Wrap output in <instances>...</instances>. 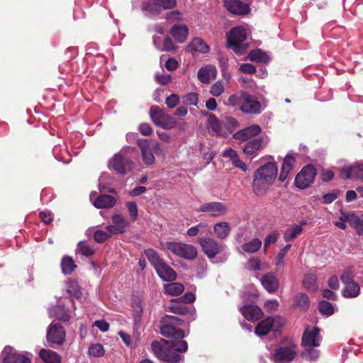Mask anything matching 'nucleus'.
<instances>
[{
  "instance_id": "31",
  "label": "nucleus",
  "mask_w": 363,
  "mask_h": 363,
  "mask_svg": "<svg viewBox=\"0 0 363 363\" xmlns=\"http://www.w3.org/2000/svg\"><path fill=\"white\" fill-rule=\"evenodd\" d=\"M247 59L252 62L262 64L268 63L270 60L268 55L260 49H255L250 51Z\"/></svg>"
},
{
  "instance_id": "38",
  "label": "nucleus",
  "mask_w": 363,
  "mask_h": 363,
  "mask_svg": "<svg viewBox=\"0 0 363 363\" xmlns=\"http://www.w3.org/2000/svg\"><path fill=\"white\" fill-rule=\"evenodd\" d=\"M205 116L208 117V127L212 130V131L216 135H220L222 133V127L220 121L217 118V117L209 112H206Z\"/></svg>"
},
{
  "instance_id": "13",
  "label": "nucleus",
  "mask_w": 363,
  "mask_h": 363,
  "mask_svg": "<svg viewBox=\"0 0 363 363\" xmlns=\"http://www.w3.org/2000/svg\"><path fill=\"white\" fill-rule=\"evenodd\" d=\"M197 211L207 213L211 217H218L225 215L228 211V208L226 205L222 202L212 201L202 204Z\"/></svg>"
},
{
  "instance_id": "32",
  "label": "nucleus",
  "mask_w": 363,
  "mask_h": 363,
  "mask_svg": "<svg viewBox=\"0 0 363 363\" xmlns=\"http://www.w3.org/2000/svg\"><path fill=\"white\" fill-rule=\"evenodd\" d=\"M3 363H31V361L26 355L11 351L4 358Z\"/></svg>"
},
{
  "instance_id": "41",
  "label": "nucleus",
  "mask_w": 363,
  "mask_h": 363,
  "mask_svg": "<svg viewBox=\"0 0 363 363\" xmlns=\"http://www.w3.org/2000/svg\"><path fill=\"white\" fill-rule=\"evenodd\" d=\"M295 301L298 307L303 311L308 309L310 306V300L308 296L303 293H298L295 296Z\"/></svg>"
},
{
  "instance_id": "60",
  "label": "nucleus",
  "mask_w": 363,
  "mask_h": 363,
  "mask_svg": "<svg viewBox=\"0 0 363 363\" xmlns=\"http://www.w3.org/2000/svg\"><path fill=\"white\" fill-rule=\"evenodd\" d=\"M179 98L178 95L175 94H171L169 96L167 97L165 100V104L169 108H173L176 107L179 104Z\"/></svg>"
},
{
  "instance_id": "14",
  "label": "nucleus",
  "mask_w": 363,
  "mask_h": 363,
  "mask_svg": "<svg viewBox=\"0 0 363 363\" xmlns=\"http://www.w3.org/2000/svg\"><path fill=\"white\" fill-rule=\"evenodd\" d=\"M173 303L167 307V311L175 314L187 315L184 320L189 323L195 319V310L191 306H187L177 301H171Z\"/></svg>"
},
{
  "instance_id": "12",
  "label": "nucleus",
  "mask_w": 363,
  "mask_h": 363,
  "mask_svg": "<svg viewBox=\"0 0 363 363\" xmlns=\"http://www.w3.org/2000/svg\"><path fill=\"white\" fill-rule=\"evenodd\" d=\"M242 99L244 101L240 106V110L243 113L257 115L262 112L261 104L257 100L256 97L242 91Z\"/></svg>"
},
{
  "instance_id": "23",
  "label": "nucleus",
  "mask_w": 363,
  "mask_h": 363,
  "mask_svg": "<svg viewBox=\"0 0 363 363\" xmlns=\"http://www.w3.org/2000/svg\"><path fill=\"white\" fill-rule=\"evenodd\" d=\"M186 51L189 52H199L203 54L210 51V47L201 38L196 37L187 45Z\"/></svg>"
},
{
  "instance_id": "48",
  "label": "nucleus",
  "mask_w": 363,
  "mask_h": 363,
  "mask_svg": "<svg viewBox=\"0 0 363 363\" xmlns=\"http://www.w3.org/2000/svg\"><path fill=\"white\" fill-rule=\"evenodd\" d=\"M245 267L249 271L260 270V259L257 257H252L245 263Z\"/></svg>"
},
{
  "instance_id": "27",
  "label": "nucleus",
  "mask_w": 363,
  "mask_h": 363,
  "mask_svg": "<svg viewBox=\"0 0 363 363\" xmlns=\"http://www.w3.org/2000/svg\"><path fill=\"white\" fill-rule=\"evenodd\" d=\"M306 224L307 223L305 221L302 222L301 225H294L286 228L284 233V240L287 242L293 241L303 232L302 225Z\"/></svg>"
},
{
  "instance_id": "22",
  "label": "nucleus",
  "mask_w": 363,
  "mask_h": 363,
  "mask_svg": "<svg viewBox=\"0 0 363 363\" xmlns=\"http://www.w3.org/2000/svg\"><path fill=\"white\" fill-rule=\"evenodd\" d=\"M170 33L177 42L182 43L187 38L189 28L184 24H176L171 28Z\"/></svg>"
},
{
  "instance_id": "35",
  "label": "nucleus",
  "mask_w": 363,
  "mask_h": 363,
  "mask_svg": "<svg viewBox=\"0 0 363 363\" xmlns=\"http://www.w3.org/2000/svg\"><path fill=\"white\" fill-rule=\"evenodd\" d=\"M50 316L55 318L62 322H69L70 315L65 308L57 306L54 307L50 311Z\"/></svg>"
},
{
  "instance_id": "19",
  "label": "nucleus",
  "mask_w": 363,
  "mask_h": 363,
  "mask_svg": "<svg viewBox=\"0 0 363 363\" xmlns=\"http://www.w3.org/2000/svg\"><path fill=\"white\" fill-rule=\"evenodd\" d=\"M261 130L259 125H252L236 132L233 136L235 140L247 141L250 138L258 135Z\"/></svg>"
},
{
  "instance_id": "50",
  "label": "nucleus",
  "mask_w": 363,
  "mask_h": 363,
  "mask_svg": "<svg viewBox=\"0 0 363 363\" xmlns=\"http://www.w3.org/2000/svg\"><path fill=\"white\" fill-rule=\"evenodd\" d=\"M224 91V84L222 81H218L211 88L210 94L216 97L220 96Z\"/></svg>"
},
{
  "instance_id": "17",
  "label": "nucleus",
  "mask_w": 363,
  "mask_h": 363,
  "mask_svg": "<svg viewBox=\"0 0 363 363\" xmlns=\"http://www.w3.org/2000/svg\"><path fill=\"white\" fill-rule=\"evenodd\" d=\"M137 144L141 150L143 162L147 165L152 164L155 162V156L150 147V141L147 139H139Z\"/></svg>"
},
{
  "instance_id": "55",
  "label": "nucleus",
  "mask_w": 363,
  "mask_h": 363,
  "mask_svg": "<svg viewBox=\"0 0 363 363\" xmlns=\"http://www.w3.org/2000/svg\"><path fill=\"white\" fill-rule=\"evenodd\" d=\"M177 48V47L172 39L170 37L167 36L164 40L163 48L161 49V50L172 52L176 50Z\"/></svg>"
},
{
  "instance_id": "15",
  "label": "nucleus",
  "mask_w": 363,
  "mask_h": 363,
  "mask_svg": "<svg viewBox=\"0 0 363 363\" xmlns=\"http://www.w3.org/2000/svg\"><path fill=\"white\" fill-rule=\"evenodd\" d=\"M264 139L262 137H257L248 140L242 147V151L247 156L251 158L255 157L260 150L264 146Z\"/></svg>"
},
{
  "instance_id": "57",
  "label": "nucleus",
  "mask_w": 363,
  "mask_h": 363,
  "mask_svg": "<svg viewBox=\"0 0 363 363\" xmlns=\"http://www.w3.org/2000/svg\"><path fill=\"white\" fill-rule=\"evenodd\" d=\"M244 99H242V91L239 94H232L228 98V103L232 106L242 105Z\"/></svg>"
},
{
  "instance_id": "58",
  "label": "nucleus",
  "mask_w": 363,
  "mask_h": 363,
  "mask_svg": "<svg viewBox=\"0 0 363 363\" xmlns=\"http://www.w3.org/2000/svg\"><path fill=\"white\" fill-rule=\"evenodd\" d=\"M316 279L313 275H308L303 278V285L307 289L315 288Z\"/></svg>"
},
{
  "instance_id": "44",
  "label": "nucleus",
  "mask_w": 363,
  "mask_h": 363,
  "mask_svg": "<svg viewBox=\"0 0 363 363\" xmlns=\"http://www.w3.org/2000/svg\"><path fill=\"white\" fill-rule=\"evenodd\" d=\"M112 222L115 226L120 228L119 229L121 233H123L125 231V228L128 225V223L121 215H113L112 216Z\"/></svg>"
},
{
  "instance_id": "1",
  "label": "nucleus",
  "mask_w": 363,
  "mask_h": 363,
  "mask_svg": "<svg viewBox=\"0 0 363 363\" xmlns=\"http://www.w3.org/2000/svg\"><path fill=\"white\" fill-rule=\"evenodd\" d=\"M278 167L274 162H269L259 167L254 174L253 191L256 194L264 191L275 181Z\"/></svg>"
},
{
  "instance_id": "56",
  "label": "nucleus",
  "mask_w": 363,
  "mask_h": 363,
  "mask_svg": "<svg viewBox=\"0 0 363 363\" xmlns=\"http://www.w3.org/2000/svg\"><path fill=\"white\" fill-rule=\"evenodd\" d=\"M109 238L110 234L101 230H98L94 233V239L98 243H103Z\"/></svg>"
},
{
  "instance_id": "49",
  "label": "nucleus",
  "mask_w": 363,
  "mask_h": 363,
  "mask_svg": "<svg viewBox=\"0 0 363 363\" xmlns=\"http://www.w3.org/2000/svg\"><path fill=\"white\" fill-rule=\"evenodd\" d=\"M77 250L85 257H89L95 253V250L94 249L84 244L83 242H79L77 244Z\"/></svg>"
},
{
  "instance_id": "43",
  "label": "nucleus",
  "mask_w": 363,
  "mask_h": 363,
  "mask_svg": "<svg viewBox=\"0 0 363 363\" xmlns=\"http://www.w3.org/2000/svg\"><path fill=\"white\" fill-rule=\"evenodd\" d=\"M132 307L135 323H137L140 321L143 313V308L141 301L140 300L133 301Z\"/></svg>"
},
{
  "instance_id": "46",
  "label": "nucleus",
  "mask_w": 363,
  "mask_h": 363,
  "mask_svg": "<svg viewBox=\"0 0 363 363\" xmlns=\"http://www.w3.org/2000/svg\"><path fill=\"white\" fill-rule=\"evenodd\" d=\"M88 352L90 356L99 357L104 356L105 350L102 345L96 343L89 347Z\"/></svg>"
},
{
  "instance_id": "61",
  "label": "nucleus",
  "mask_w": 363,
  "mask_h": 363,
  "mask_svg": "<svg viewBox=\"0 0 363 363\" xmlns=\"http://www.w3.org/2000/svg\"><path fill=\"white\" fill-rule=\"evenodd\" d=\"M350 167L352 172V179H359L363 172V164H357Z\"/></svg>"
},
{
  "instance_id": "45",
  "label": "nucleus",
  "mask_w": 363,
  "mask_h": 363,
  "mask_svg": "<svg viewBox=\"0 0 363 363\" xmlns=\"http://www.w3.org/2000/svg\"><path fill=\"white\" fill-rule=\"evenodd\" d=\"M318 308L322 314L331 315L334 313V308L331 303L327 301H320L318 304Z\"/></svg>"
},
{
  "instance_id": "21",
  "label": "nucleus",
  "mask_w": 363,
  "mask_h": 363,
  "mask_svg": "<svg viewBox=\"0 0 363 363\" xmlns=\"http://www.w3.org/2000/svg\"><path fill=\"white\" fill-rule=\"evenodd\" d=\"M242 315L250 321H256L260 319L263 313L259 307L255 305H245L240 308Z\"/></svg>"
},
{
  "instance_id": "37",
  "label": "nucleus",
  "mask_w": 363,
  "mask_h": 363,
  "mask_svg": "<svg viewBox=\"0 0 363 363\" xmlns=\"http://www.w3.org/2000/svg\"><path fill=\"white\" fill-rule=\"evenodd\" d=\"M184 290V285L178 282H172L164 286V293L171 296H179L183 293Z\"/></svg>"
},
{
  "instance_id": "25",
  "label": "nucleus",
  "mask_w": 363,
  "mask_h": 363,
  "mask_svg": "<svg viewBox=\"0 0 363 363\" xmlns=\"http://www.w3.org/2000/svg\"><path fill=\"white\" fill-rule=\"evenodd\" d=\"M116 199L108 194H101L94 201V206L97 208H110L115 206Z\"/></svg>"
},
{
  "instance_id": "30",
  "label": "nucleus",
  "mask_w": 363,
  "mask_h": 363,
  "mask_svg": "<svg viewBox=\"0 0 363 363\" xmlns=\"http://www.w3.org/2000/svg\"><path fill=\"white\" fill-rule=\"evenodd\" d=\"M216 74V69L214 67H203L199 69L198 72V79L203 84H208L211 81V77H215Z\"/></svg>"
},
{
  "instance_id": "36",
  "label": "nucleus",
  "mask_w": 363,
  "mask_h": 363,
  "mask_svg": "<svg viewBox=\"0 0 363 363\" xmlns=\"http://www.w3.org/2000/svg\"><path fill=\"white\" fill-rule=\"evenodd\" d=\"M61 268L64 274L69 275L77 268V265L71 257L64 256L61 261Z\"/></svg>"
},
{
  "instance_id": "59",
  "label": "nucleus",
  "mask_w": 363,
  "mask_h": 363,
  "mask_svg": "<svg viewBox=\"0 0 363 363\" xmlns=\"http://www.w3.org/2000/svg\"><path fill=\"white\" fill-rule=\"evenodd\" d=\"M145 10L149 11L151 13L157 14L161 12L162 9L160 6L157 3V1L152 0V2H149L145 6Z\"/></svg>"
},
{
  "instance_id": "47",
  "label": "nucleus",
  "mask_w": 363,
  "mask_h": 363,
  "mask_svg": "<svg viewBox=\"0 0 363 363\" xmlns=\"http://www.w3.org/2000/svg\"><path fill=\"white\" fill-rule=\"evenodd\" d=\"M227 48L229 49H231L234 51L235 53H236L238 55H243L248 48V44L247 43H232V44H228Z\"/></svg>"
},
{
  "instance_id": "7",
  "label": "nucleus",
  "mask_w": 363,
  "mask_h": 363,
  "mask_svg": "<svg viewBox=\"0 0 363 363\" xmlns=\"http://www.w3.org/2000/svg\"><path fill=\"white\" fill-rule=\"evenodd\" d=\"M150 116L155 125L164 129H172L177 125L176 120L157 106L150 108Z\"/></svg>"
},
{
  "instance_id": "8",
  "label": "nucleus",
  "mask_w": 363,
  "mask_h": 363,
  "mask_svg": "<svg viewBox=\"0 0 363 363\" xmlns=\"http://www.w3.org/2000/svg\"><path fill=\"white\" fill-rule=\"evenodd\" d=\"M196 242L200 245L203 252L209 259L215 258L216 255L222 253L225 249V245L223 243L207 236H199Z\"/></svg>"
},
{
  "instance_id": "33",
  "label": "nucleus",
  "mask_w": 363,
  "mask_h": 363,
  "mask_svg": "<svg viewBox=\"0 0 363 363\" xmlns=\"http://www.w3.org/2000/svg\"><path fill=\"white\" fill-rule=\"evenodd\" d=\"M273 321L271 317H267L261 320L255 328V333L258 336H264L267 335L271 330H273Z\"/></svg>"
},
{
  "instance_id": "5",
  "label": "nucleus",
  "mask_w": 363,
  "mask_h": 363,
  "mask_svg": "<svg viewBox=\"0 0 363 363\" xmlns=\"http://www.w3.org/2000/svg\"><path fill=\"white\" fill-rule=\"evenodd\" d=\"M163 249L172 252L175 256L189 261H193L198 256V250L195 246L180 242H166L162 244Z\"/></svg>"
},
{
  "instance_id": "39",
  "label": "nucleus",
  "mask_w": 363,
  "mask_h": 363,
  "mask_svg": "<svg viewBox=\"0 0 363 363\" xmlns=\"http://www.w3.org/2000/svg\"><path fill=\"white\" fill-rule=\"evenodd\" d=\"M262 246V241L258 238H254L251 241L242 245L243 251L247 253H255L257 252Z\"/></svg>"
},
{
  "instance_id": "28",
  "label": "nucleus",
  "mask_w": 363,
  "mask_h": 363,
  "mask_svg": "<svg viewBox=\"0 0 363 363\" xmlns=\"http://www.w3.org/2000/svg\"><path fill=\"white\" fill-rule=\"evenodd\" d=\"M39 356L45 363H61L62 361L60 355L51 350L41 349Z\"/></svg>"
},
{
  "instance_id": "54",
  "label": "nucleus",
  "mask_w": 363,
  "mask_h": 363,
  "mask_svg": "<svg viewBox=\"0 0 363 363\" xmlns=\"http://www.w3.org/2000/svg\"><path fill=\"white\" fill-rule=\"evenodd\" d=\"M195 295L191 292H187L184 295L177 298L172 299L171 301H177L180 303L186 305L187 303H193L195 301Z\"/></svg>"
},
{
  "instance_id": "53",
  "label": "nucleus",
  "mask_w": 363,
  "mask_h": 363,
  "mask_svg": "<svg viewBox=\"0 0 363 363\" xmlns=\"http://www.w3.org/2000/svg\"><path fill=\"white\" fill-rule=\"evenodd\" d=\"M271 320L273 321V331L280 332L281 328L285 325V320L281 316L276 315L271 317Z\"/></svg>"
},
{
  "instance_id": "18",
  "label": "nucleus",
  "mask_w": 363,
  "mask_h": 363,
  "mask_svg": "<svg viewBox=\"0 0 363 363\" xmlns=\"http://www.w3.org/2000/svg\"><path fill=\"white\" fill-rule=\"evenodd\" d=\"M224 5L228 11L237 15H245L250 10L248 5L240 0H225Z\"/></svg>"
},
{
  "instance_id": "64",
  "label": "nucleus",
  "mask_w": 363,
  "mask_h": 363,
  "mask_svg": "<svg viewBox=\"0 0 363 363\" xmlns=\"http://www.w3.org/2000/svg\"><path fill=\"white\" fill-rule=\"evenodd\" d=\"M240 70L242 73L252 74H255L257 71L256 67L250 63H244L242 64L240 67Z\"/></svg>"
},
{
  "instance_id": "34",
  "label": "nucleus",
  "mask_w": 363,
  "mask_h": 363,
  "mask_svg": "<svg viewBox=\"0 0 363 363\" xmlns=\"http://www.w3.org/2000/svg\"><path fill=\"white\" fill-rule=\"evenodd\" d=\"M360 291V287L356 281L351 282L350 284L345 285L342 291V295L345 298L357 297Z\"/></svg>"
},
{
  "instance_id": "11",
  "label": "nucleus",
  "mask_w": 363,
  "mask_h": 363,
  "mask_svg": "<svg viewBox=\"0 0 363 363\" xmlns=\"http://www.w3.org/2000/svg\"><path fill=\"white\" fill-rule=\"evenodd\" d=\"M296 355V346L291 344L277 347L272 359L274 363H290L294 359Z\"/></svg>"
},
{
  "instance_id": "26",
  "label": "nucleus",
  "mask_w": 363,
  "mask_h": 363,
  "mask_svg": "<svg viewBox=\"0 0 363 363\" xmlns=\"http://www.w3.org/2000/svg\"><path fill=\"white\" fill-rule=\"evenodd\" d=\"M295 157L292 155H287L284 159L281 170L279 177V180L284 182L288 177L290 171L293 169L295 164Z\"/></svg>"
},
{
  "instance_id": "20",
  "label": "nucleus",
  "mask_w": 363,
  "mask_h": 363,
  "mask_svg": "<svg viewBox=\"0 0 363 363\" xmlns=\"http://www.w3.org/2000/svg\"><path fill=\"white\" fill-rule=\"evenodd\" d=\"M246 31L240 26L233 28L226 35L227 45L244 43L246 40Z\"/></svg>"
},
{
  "instance_id": "62",
  "label": "nucleus",
  "mask_w": 363,
  "mask_h": 363,
  "mask_svg": "<svg viewBox=\"0 0 363 363\" xmlns=\"http://www.w3.org/2000/svg\"><path fill=\"white\" fill-rule=\"evenodd\" d=\"M206 227V224L200 223L196 226L191 227L188 229L186 234L190 237L196 236L200 231L201 229H204Z\"/></svg>"
},
{
  "instance_id": "2",
  "label": "nucleus",
  "mask_w": 363,
  "mask_h": 363,
  "mask_svg": "<svg viewBox=\"0 0 363 363\" xmlns=\"http://www.w3.org/2000/svg\"><path fill=\"white\" fill-rule=\"evenodd\" d=\"M144 253L160 278L165 281H174L177 279L176 272L164 261L155 250L149 248L145 250Z\"/></svg>"
},
{
  "instance_id": "51",
  "label": "nucleus",
  "mask_w": 363,
  "mask_h": 363,
  "mask_svg": "<svg viewBox=\"0 0 363 363\" xmlns=\"http://www.w3.org/2000/svg\"><path fill=\"white\" fill-rule=\"evenodd\" d=\"M184 103L189 106H196L199 102V95L196 93H189L183 98Z\"/></svg>"
},
{
  "instance_id": "4",
  "label": "nucleus",
  "mask_w": 363,
  "mask_h": 363,
  "mask_svg": "<svg viewBox=\"0 0 363 363\" xmlns=\"http://www.w3.org/2000/svg\"><path fill=\"white\" fill-rule=\"evenodd\" d=\"M151 347L154 354L160 360L169 363H177L180 362L182 357L179 353L171 349L169 340L162 339L154 340L151 343Z\"/></svg>"
},
{
  "instance_id": "52",
  "label": "nucleus",
  "mask_w": 363,
  "mask_h": 363,
  "mask_svg": "<svg viewBox=\"0 0 363 363\" xmlns=\"http://www.w3.org/2000/svg\"><path fill=\"white\" fill-rule=\"evenodd\" d=\"M340 190L333 189L332 191L325 194L323 196V203L325 204H330L333 202L339 196Z\"/></svg>"
},
{
  "instance_id": "16",
  "label": "nucleus",
  "mask_w": 363,
  "mask_h": 363,
  "mask_svg": "<svg viewBox=\"0 0 363 363\" xmlns=\"http://www.w3.org/2000/svg\"><path fill=\"white\" fill-rule=\"evenodd\" d=\"M320 330L317 327H314L312 330H306L302 336V345L304 347H318L320 341Z\"/></svg>"
},
{
  "instance_id": "29",
  "label": "nucleus",
  "mask_w": 363,
  "mask_h": 363,
  "mask_svg": "<svg viewBox=\"0 0 363 363\" xmlns=\"http://www.w3.org/2000/svg\"><path fill=\"white\" fill-rule=\"evenodd\" d=\"M230 225L228 222L216 223L213 225V232L218 239H225L230 233Z\"/></svg>"
},
{
  "instance_id": "63",
  "label": "nucleus",
  "mask_w": 363,
  "mask_h": 363,
  "mask_svg": "<svg viewBox=\"0 0 363 363\" xmlns=\"http://www.w3.org/2000/svg\"><path fill=\"white\" fill-rule=\"evenodd\" d=\"M340 280L345 285L350 284L351 282L354 281L352 272L349 269L345 270L342 274Z\"/></svg>"
},
{
  "instance_id": "24",
  "label": "nucleus",
  "mask_w": 363,
  "mask_h": 363,
  "mask_svg": "<svg viewBox=\"0 0 363 363\" xmlns=\"http://www.w3.org/2000/svg\"><path fill=\"white\" fill-rule=\"evenodd\" d=\"M263 287L269 293L275 292L279 286L277 278L272 273H267L261 279Z\"/></svg>"
},
{
  "instance_id": "6",
  "label": "nucleus",
  "mask_w": 363,
  "mask_h": 363,
  "mask_svg": "<svg viewBox=\"0 0 363 363\" xmlns=\"http://www.w3.org/2000/svg\"><path fill=\"white\" fill-rule=\"evenodd\" d=\"M109 169L116 174L125 175L130 172L134 167L133 161L124 153L120 152L115 154L109 162Z\"/></svg>"
},
{
  "instance_id": "3",
  "label": "nucleus",
  "mask_w": 363,
  "mask_h": 363,
  "mask_svg": "<svg viewBox=\"0 0 363 363\" xmlns=\"http://www.w3.org/2000/svg\"><path fill=\"white\" fill-rule=\"evenodd\" d=\"M184 323V319L174 315H164L161 320V334L166 337L182 339L184 336V332L178 327L183 325Z\"/></svg>"
},
{
  "instance_id": "10",
  "label": "nucleus",
  "mask_w": 363,
  "mask_h": 363,
  "mask_svg": "<svg viewBox=\"0 0 363 363\" xmlns=\"http://www.w3.org/2000/svg\"><path fill=\"white\" fill-rule=\"evenodd\" d=\"M316 174L315 167L312 164H307L297 174L294 183L298 189H304L313 183Z\"/></svg>"
},
{
  "instance_id": "9",
  "label": "nucleus",
  "mask_w": 363,
  "mask_h": 363,
  "mask_svg": "<svg viewBox=\"0 0 363 363\" xmlns=\"http://www.w3.org/2000/svg\"><path fill=\"white\" fill-rule=\"evenodd\" d=\"M65 337V330L60 323L50 324L46 334V340L50 347H55L63 345Z\"/></svg>"
},
{
  "instance_id": "40",
  "label": "nucleus",
  "mask_w": 363,
  "mask_h": 363,
  "mask_svg": "<svg viewBox=\"0 0 363 363\" xmlns=\"http://www.w3.org/2000/svg\"><path fill=\"white\" fill-rule=\"evenodd\" d=\"M313 347H311L305 349L301 353L302 359L309 362L316 361L320 355V351Z\"/></svg>"
},
{
  "instance_id": "42",
  "label": "nucleus",
  "mask_w": 363,
  "mask_h": 363,
  "mask_svg": "<svg viewBox=\"0 0 363 363\" xmlns=\"http://www.w3.org/2000/svg\"><path fill=\"white\" fill-rule=\"evenodd\" d=\"M169 341L171 346V349L175 352H184L187 350L188 344L186 341L182 340V339Z\"/></svg>"
}]
</instances>
